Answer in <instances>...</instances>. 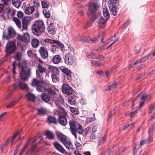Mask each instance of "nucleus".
<instances>
[{"instance_id": "1", "label": "nucleus", "mask_w": 155, "mask_h": 155, "mask_svg": "<svg viewBox=\"0 0 155 155\" xmlns=\"http://www.w3.org/2000/svg\"><path fill=\"white\" fill-rule=\"evenodd\" d=\"M45 29L44 23L41 20H38L35 21L32 27L33 34L37 36H39L42 33L44 32Z\"/></svg>"}, {"instance_id": "2", "label": "nucleus", "mask_w": 155, "mask_h": 155, "mask_svg": "<svg viewBox=\"0 0 155 155\" xmlns=\"http://www.w3.org/2000/svg\"><path fill=\"white\" fill-rule=\"evenodd\" d=\"M20 77L23 81H27L30 76L31 71L25 63L20 64L19 65Z\"/></svg>"}, {"instance_id": "3", "label": "nucleus", "mask_w": 155, "mask_h": 155, "mask_svg": "<svg viewBox=\"0 0 155 155\" xmlns=\"http://www.w3.org/2000/svg\"><path fill=\"white\" fill-rule=\"evenodd\" d=\"M30 37L27 33H24L23 36L18 35L17 37V44L18 45L21 47V49L25 50V48L28 46V43L30 41Z\"/></svg>"}, {"instance_id": "4", "label": "nucleus", "mask_w": 155, "mask_h": 155, "mask_svg": "<svg viewBox=\"0 0 155 155\" xmlns=\"http://www.w3.org/2000/svg\"><path fill=\"white\" fill-rule=\"evenodd\" d=\"M98 7L97 4L95 3L90 2L88 5L89 11L87 13L88 16H91V20H92L93 18L94 19L97 18L95 16L97 8Z\"/></svg>"}, {"instance_id": "5", "label": "nucleus", "mask_w": 155, "mask_h": 155, "mask_svg": "<svg viewBox=\"0 0 155 155\" xmlns=\"http://www.w3.org/2000/svg\"><path fill=\"white\" fill-rule=\"evenodd\" d=\"M36 137L37 138L35 139L32 142V146L30 150L28 151H27L26 152V154L28 155L31 154V155H35V154L37 153L36 145V144H35L33 145V143L35 142L39 138H40V139L39 141L38 142V143H40L41 141H42L43 140V138L41 137L39 134H37Z\"/></svg>"}, {"instance_id": "6", "label": "nucleus", "mask_w": 155, "mask_h": 155, "mask_svg": "<svg viewBox=\"0 0 155 155\" xmlns=\"http://www.w3.org/2000/svg\"><path fill=\"white\" fill-rule=\"evenodd\" d=\"M100 35L98 36V37H95L94 39H91L90 37L88 36H85L84 35H82V42L84 43H95L100 39H101V42L103 43V41L104 39V36H102L101 38H100Z\"/></svg>"}, {"instance_id": "7", "label": "nucleus", "mask_w": 155, "mask_h": 155, "mask_svg": "<svg viewBox=\"0 0 155 155\" xmlns=\"http://www.w3.org/2000/svg\"><path fill=\"white\" fill-rule=\"evenodd\" d=\"M69 124L71 129H76L78 134H81L82 133L83 128L78 123L72 120L69 121Z\"/></svg>"}, {"instance_id": "8", "label": "nucleus", "mask_w": 155, "mask_h": 155, "mask_svg": "<svg viewBox=\"0 0 155 155\" xmlns=\"http://www.w3.org/2000/svg\"><path fill=\"white\" fill-rule=\"evenodd\" d=\"M148 97L147 95L145 93L141 92L139 94L138 96H137L136 98H135L134 101H133L132 104V106H134V103L139 98H140V100L141 101L139 103V106L140 107L143 104L144 102L145 101V99L146 98Z\"/></svg>"}, {"instance_id": "9", "label": "nucleus", "mask_w": 155, "mask_h": 155, "mask_svg": "<svg viewBox=\"0 0 155 155\" xmlns=\"http://www.w3.org/2000/svg\"><path fill=\"white\" fill-rule=\"evenodd\" d=\"M15 45L13 42H8L6 46V51L8 54H12L15 50Z\"/></svg>"}, {"instance_id": "10", "label": "nucleus", "mask_w": 155, "mask_h": 155, "mask_svg": "<svg viewBox=\"0 0 155 155\" xmlns=\"http://www.w3.org/2000/svg\"><path fill=\"white\" fill-rule=\"evenodd\" d=\"M39 52L41 56L43 59L47 58L48 55L47 49L45 47L41 46L39 50Z\"/></svg>"}, {"instance_id": "11", "label": "nucleus", "mask_w": 155, "mask_h": 155, "mask_svg": "<svg viewBox=\"0 0 155 155\" xmlns=\"http://www.w3.org/2000/svg\"><path fill=\"white\" fill-rule=\"evenodd\" d=\"M63 92L65 94L70 95L72 94L73 89L70 86L66 84H63L62 87Z\"/></svg>"}, {"instance_id": "12", "label": "nucleus", "mask_w": 155, "mask_h": 155, "mask_svg": "<svg viewBox=\"0 0 155 155\" xmlns=\"http://www.w3.org/2000/svg\"><path fill=\"white\" fill-rule=\"evenodd\" d=\"M74 55L66 54L64 56V62L67 64L71 65L73 62Z\"/></svg>"}, {"instance_id": "13", "label": "nucleus", "mask_w": 155, "mask_h": 155, "mask_svg": "<svg viewBox=\"0 0 155 155\" xmlns=\"http://www.w3.org/2000/svg\"><path fill=\"white\" fill-rule=\"evenodd\" d=\"M8 35H5V37L6 39L8 40L9 37H14L16 34L15 30L12 28H9L8 29Z\"/></svg>"}, {"instance_id": "14", "label": "nucleus", "mask_w": 155, "mask_h": 155, "mask_svg": "<svg viewBox=\"0 0 155 155\" xmlns=\"http://www.w3.org/2000/svg\"><path fill=\"white\" fill-rule=\"evenodd\" d=\"M37 78L41 80L42 84L45 85L47 83V81L43 79V74L45 73L40 72L38 71H36Z\"/></svg>"}, {"instance_id": "15", "label": "nucleus", "mask_w": 155, "mask_h": 155, "mask_svg": "<svg viewBox=\"0 0 155 155\" xmlns=\"http://www.w3.org/2000/svg\"><path fill=\"white\" fill-rule=\"evenodd\" d=\"M24 81L22 80H20L18 82V87L21 89H25L26 91H29L30 90L29 88L28 87V84H26Z\"/></svg>"}, {"instance_id": "16", "label": "nucleus", "mask_w": 155, "mask_h": 155, "mask_svg": "<svg viewBox=\"0 0 155 155\" xmlns=\"http://www.w3.org/2000/svg\"><path fill=\"white\" fill-rule=\"evenodd\" d=\"M58 114V121L59 123L63 126H65L67 124V120L66 117L63 115H61L59 113Z\"/></svg>"}, {"instance_id": "17", "label": "nucleus", "mask_w": 155, "mask_h": 155, "mask_svg": "<svg viewBox=\"0 0 155 155\" xmlns=\"http://www.w3.org/2000/svg\"><path fill=\"white\" fill-rule=\"evenodd\" d=\"M22 28L24 29L28 28V25L30 22V18L28 17H25L22 20Z\"/></svg>"}, {"instance_id": "18", "label": "nucleus", "mask_w": 155, "mask_h": 155, "mask_svg": "<svg viewBox=\"0 0 155 155\" xmlns=\"http://www.w3.org/2000/svg\"><path fill=\"white\" fill-rule=\"evenodd\" d=\"M53 144L55 148L58 150L62 153H64L65 152V150L58 142H56L54 143H53Z\"/></svg>"}, {"instance_id": "19", "label": "nucleus", "mask_w": 155, "mask_h": 155, "mask_svg": "<svg viewBox=\"0 0 155 155\" xmlns=\"http://www.w3.org/2000/svg\"><path fill=\"white\" fill-rule=\"evenodd\" d=\"M41 99L44 102H47L50 99L51 97L47 93H42L41 94Z\"/></svg>"}, {"instance_id": "20", "label": "nucleus", "mask_w": 155, "mask_h": 155, "mask_svg": "<svg viewBox=\"0 0 155 155\" xmlns=\"http://www.w3.org/2000/svg\"><path fill=\"white\" fill-rule=\"evenodd\" d=\"M57 135L58 140H60L63 144L68 140L66 136L60 133H57Z\"/></svg>"}, {"instance_id": "21", "label": "nucleus", "mask_w": 155, "mask_h": 155, "mask_svg": "<svg viewBox=\"0 0 155 155\" xmlns=\"http://www.w3.org/2000/svg\"><path fill=\"white\" fill-rule=\"evenodd\" d=\"M35 11V8L34 6H29L27 7L24 10L25 14L30 15L31 14Z\"/></svg>"}, {"instance_id": "22", "label": "nucleus", "mask_w": 155, "mask_h": 155, "mask_svg": "<svg viewBox=\"0 0 155 155\" xmlns=\"http://www.w3.org/2000/svg\"><path fill=\"white\" fill-rule=\"evenodd\" d=\"M26 97L28 100L31 101L35 103L36 97L33 94L28 92L26 94Z\"/></svg>"}, {"instance_id": "23", "label": "nucleus", "mask_w": 155, "mask_h": 155, "mask_svg": "<svg viewBox=\"0 0 155 155\" xmlns=\"http://www.w3.org/2000/svg\"><path fill=\"white\" fill-rule=\"evenodd\" d=\"M55 28L54 25L52 23H51L47 28L48 32L49 34L53 35L54 33Z\"/></svg>"}, {"instance_id": "24", "label": "nucleus", "mask_w": 155, "mask_h": 155, "mask_svg": "<svg viewBox=\"0 0 155 155\" xmlns=\"http://www.w3.org/2000/svg\"><path fill=\"white\" fill-rule=\"evenodd\" d=\"M36 71L46 73L47 68L44 66L42 64L38 63V68L36 70Z\"/></svg>"}, {"instance_id": "25", "label": "nucleus", "mask_w": 155, "mask_h": 155, "mask_svg": "<svg viewBox=\"0 0 155 155\" xmlns=\"http://www.w3.org/2000/svg\"><path fill=\"white\" fill-rule=\"evenodd\" d=\"M51 48L50 49L51 52L54 53H57V52L60 49L57 46V45L55 44H51Z\"/></svg>"}, {"instance_id": "26", "label": "nucleus", "mask_w": 155, "mask_h": 155, "mask_svg": "<svg viewBox=\"0 0 155 155\" xmlns=\"http://www.w3.org/2000/svg\"><path fill=\"white\" fill-rule=\"evenodd\" d=\"M47 121L49 123H52L54 124H56L57 122L56 118L51 116L48 117Z\"/></svg>"}, {"instance_id": "27", "label": "nucleus", "mask_w": 155, "mask_h": 155, "mask_svg": "<svg viewBox=\"0 0 155 155\" xmlns=\"http://www.w3.org/2000/svg\"><path fill=\"white\" fill-rule=\"evenodd\" d=\"M22 138L21 137H19L18 139L16 140V142H19L18 143L16 148L15 150L14 153V155H16V154H17L18 150L19 148L20 145L22 143Z\"/></svg>"}, {"instance_id": "28", "label": "nucleus", "mask_w": 155, "mask_h": 155, "mask_svg": "<svg viewBox=\"0 0 155 155\" xmlns=\"http://www.w3.org/2000/svg\"><path fill=\"white\" fill-rule=\"evenodd\" d=\"M61 58L59 55H57L54 56L52 59V61L54 64H57L61 61Z\"/></svg>"}, {"instance_id": "29", "label": "nucleus", "mask_w": 155, "mask_h": 155, "mask_svg": "<svg viewBox=\"0 0 155 155\" xmlns=\"http://www.w3.org/2000/svg\"><path fill=\"white\" fill-rule=\"evenodd\" d=\"M104 8L103 10V12L104 16L106 19V20H108L110 18V15L108 12V10L106 8Z\"/></svg>"}, {"instance_id": "30", "label": "nucleus", "mask_w": 155, "mask_h": 155, "mask_svg": "<svg viewBox=\"0 0 155 155\" xmlns=\"http://www.w3.org/2000/svg\"><path fill=\"white\" fill-rule=\"evenodd\" d=\"M61 70L63 73L67 75L70 78L71 77L72 73L71 71L68 69L64 68L61 69Z\"/></svg>"}, {"instance_id": "31", "label": "nucleus", "mask_w": 155, "mask_h": 155, "mask_svg": "<svg viewBox=\"0 0 155 155\" xmlns=\"http://www.w3.org/2000/svg\"><path fill=\"white\" fill-rule=\"evenodd\" d=\"M31 44L32 46L34 48L38 47L39 45V41L36 38H34L32 39Z\"/></svg>"}, {"instance_id": "32", "label": "nucleus", "mask_w": 155, "mask_h": 155, "mask_svg": "<svg viewBox=\"0 0 155 155\" xmlns=\"http://www.w3.org/2000/svg\"><path fill=\"white\" fill-rule=\"evenodd\" d=\"M63 144L68 149H71L72 148V144L71 143L70 141L68 139Z\"/></svg>"}, {"instance_id": "33", "label": "nucleus", "mask_w": 155, "mask_h": 155, "mask_svg": "<svg viewBox=\"0 0 155 155\" xmlns=\"http://www.w3.org/2000/svg\"><path fill=\"white\" fill-rule=\"evenodd\" d=\"M40 83L42 84L41 80H38L36 78L33 79L31 81V84L33 86H38Z\"/></svg>"}, {"instance_id": "34", "label": "nucleus", "mask_w": 155, "mask_h": 155, "mask_svg": "<svg viewBox=\"0 0 155 155\" xmlns=\"http://www.w3.org/2000/svg\"><path fill=\"white\" fill-rule=\"evenodd\" d=\"M107 21L106 19L105 20L103 17H101L99 21V24L100 26L103 28H104V25Z\"/></svg>"}, {"instance_id": "35", "label": "nucleus", "mask_w": 155, "mask_h": 155, "mask_svg": "<svg viewBox=\"0 0 155 155\" xmlns=\"http://www.w3.org/2000/svg\"><path fill=\"white\" fill-rule=\"evenodd\" d=\"M38 114L41 115H43L47 114V111L45 108H41L40 109H37Z\"/></svg>"}, {"instance_id": "36", "label": "nucleus", "mask_w": 155, "mask_h": 155, "mask_svg": "<svg viewBox=\"0 0 155 155\" xmlns=\"http://www.w3.org/2000/svg\"><path fill=\"white\" fill-rule=\"evenodd\" d=\"M111 14L114 15H116L117 14V11L116 7L114 5L110 6L109 8Z\"/></svg>"}, {"instance_id": "37", "label": "nucleus", "mask_w": 155, "mask_h": 155, "mask_svg": "<svg viewBox=\"0 0 155 155\" xmlns=\"http://www.w3.org/2000/svg\"><path fill=\"white\" fill-rule=\"evenodd\" d=\"M12 3L13 6L17 8H18L21 5L20 0H12Z\"/></svg>"}, {"instance_id": "38", "label": "nucleus", "mask_w": 155, "mask_h": 155, "mask_svg": "<svg viewBox=\"0 0 155 155\" xmlns=\"http://www.w3.org/2000/svg\"><path fill=\"white\" fill-rule=\"evenodd\" d=\"M46 91L47 92L49 95L53 96V97L56 94L55 91L51 88L48 87L46 88Z\"/></svg>"}, {"instance_id": "39", "label": "nucleus", "mask_w": 155, "mask_h": 155, "mask_svg": "<svg viewBox=\"0 0 155 155\" xmlns=\"http://www.w3.org/2000/svg\"><path fill=\"white\" fill-rule=\"evenodd\" d=\"M13 20L15 22L18 27L19 28H21V26L20 20L19 19L15 17L13 18Z\"/></svg>"}, {"instance_id": "40", "label": "nucleus", "mask_w": 155, "mask_h": 155, "mask_svg": "<svg viewBox=\"0 0 155 155\" xmlns=\"http://www.w3.org/2000/svg\"><path fill=\"white\" fill-rule=\"evenodd\" d=\"M21 132H22V130H21L20 132H16L14 134V135L12 136V137H10L9 138V139H10V140H11V147L13 145V141L16 138V137H17V135H18L20 133H21Z\"/></svg>"}, {"instance_id": "41", "label": "nucleus", "mask_w": 155, "mask_h": 155, "mask_svg": "<svg viewBox=\"0 0 155 155\" xmlns=\"http://www.w3.org/2000/svg\"><path fill=\"white\" fill-rule=\"evenodd\" d=\"M45 134L47 136L46 138H48L50 139H54V134L50 131H46Z\"/></svg>"}, {"instance_id": "42", "label": "nucleus", "mask_w": 155, "mask_h": 155, "mask_svg": "<svg viewBox=\"0 0 155 155\" xmlns=\"http://www.w3.org/2000/svg\"><path fill=\"white\" fill-rule=\"evenodd\" d=\"M58 75L59 74H52L51 77L52 81L53 82L56 83L59 81V79Z\"/></svg>"}, {"instance_id": "43", "label": "nucleus", "mask_w": 155, "mask_h": 155, "mask_svg": "<svg viewBox=\"0 0 155 155\" xmlns=\"http://www.w3.org/2000/svg\"><path fill=\"white\" fill-rule=\"evenodd\" d=\"M53 99L55 101L60 102L62 100V97L60 95L56 94L53 97Z\"/></svg>"}, {"instance_id": "44", "label": "nucleus", "mask_w": 155, "mask_h": 155, "mask_svg": "<svg viewBox=\"0 0 155 155\" xmlns=\"http://www.w3.org/2000/svg\"><path fill=\"white\" fill-rule=\"evenodd\" d=\"M100 134L98 132H93L90 136V139L93 140L95 138L98 137L99 136Z\"/></svg>"}, {"instance_id": "45", "label": "nucleus", "mask_w": 155, "mask_h": 155, "mask_svg": "<svg viewBox=\"0 0 155 155\" xmlns=\"http://www.w3.org/2000/svg\"><path fill=\"white\" fill-rule=\"evenodd\" d=\"M89 56L92 59H100L101 57L103 58H104V57L103 56L101 55H100L99 57V56L97 54H96L95 53H91Z\"/></svg>"}, {"instance_id": "46", "label": "nucleus", "mask_w": 155, "mask_h": 155, "mask_svg": "<svg viewBox=\"0 0 155 155\" xmlns=\"http://www.w3.org/2000/svg\"><path fill=\"white\" fill-rule=\"evenodd\" d=\"M16 61H13L12 64V77L14 78L15 74L16 73V72L15 71V64H16Z\"/></svg>"}, {"instance_id": "47", "label": "nucleus", "mask_w": 155, "mask_h": 155, "mask_svg": "<svg viewBox=\"0 0 155 155\" xmlns=\"http://www.w3.org/2000/svg\"><path fill=\"white\" fill-rule=\"evenodd\" d=\"M15 11L12 8H9L7 9V13L10 16L14 15L15 14Z\"/></svg>"}, {"instance_id": "48", "label": "nucleus", "mask_w": 155, "mask_h": 155, "mask_svg": "<svg viewBox=\"0 0 155 155\" xmlns=\"http://www.w3.org/2000/svg\"><path fill=\"white\" fill-rule=\"evenodd\" d=\"M67 50L68 52L66 54H68L69 55H74V49L72 47H68Z\"/></svg>"}, {"instance_id": "49", "label": "nucleus", "mask_w": 155, "mask_h": 155, "mask_svg": "<svg viewBox=\"0 0 155 155\" xmlns=\"http://www.w3.org/2000/svg\"><path fill=\"white\" fill-rule=\"evenodd\" d=\"M46 88L42 85H40L37 86L36 89L38 92H43L45 91H46Z\"/></svg>"}, {"instance_id": "50", "label": "nucleus", "mask_w": 155, "mask_h": 155, "mask_svg": "<svg viewBox=\"0 0 155 155\" xmlns=\"http://www.w3.org/2000/svg\"><path fill=\"white\" fill-rule=\"evenodd\" d=\"M152 55L151 54H149L148 56H145L143 57L140 59L141 62H144L147 60L150 59L152 58Z\"/></svg>"}, {"instance_id": "51", "label": "nucleus", "mask_w": 155, "mask_h": 155, "mask_svg": "<svg viewBox=\"0 0 155 155\" xmlns=\"http://www.w3.org/2000/svg\"><path fill=\"white\" fill-rule=\"evenodd\" d=\"M117 85V84L116 83H114L108 86L107 88H106L105 91H107L113 90L116 87Z\"/></svg>"}, {"instance_id": "52", "label": "nucleus", "mask_w": 155, "mask_h": 155, "mask_svg": "<svg viewBox=\"0 0 155 155\" xmlns=\"http://www.w3.org/2000/svg\"><path fill=\"white\" fill-rule=\"evenodd\" d=\"M51 71L53 73V74H59V71L57 67H52L51 68Z\"/></svg>"}, {"instance_id": "53", "label": "nucleus", "mask_w": 155, "mask_h": 155, "mask_svg": "<svg viewBox=\"0 0 155 155\" xmlns=\"http://www.w3.org/2000/svg\"><path fill=\"white\" fill-rule=\"evenodd\" d=\"M71 112L74 114H79V111L78 108L74 107H70Z\"/></svg>"}, {"instance_id": "54", "label": "nucleus", "mask_w": 155, "mask_h": 155, "mask_svg": "<svg viewBox=\"0 0 155 155\" xmlns=\"http://www.w3.org/2000/svg\"><path fill=\"white\" fill-rule=\"evenodd\" d=\"M119 39V37H117L116 35H114L113 36L111 37L109 39V40L110 41H113V42L115 43L116 41H117Z\"/></svg>"}, {"instance_id": "55", "label": "nucleus", "mask_w": 155, "mask_h": 155, "mask_svg": "<svg viewBox=\"0 0 155 155\" xmlns=\"http://www.w3.org/2000/svg\"><path fill=\"white\" fill-rule=\"evenodd\" d=\"M43 12L45 18H49L50 17V15L49 10L48 11L46 9H44Z\"/></svg>"}, {"instance_id": "56", "label": "nucleus", "mask_w": 155, "mask_h": 155, "mask_svg": "<svg viewBox=\"0 0 155 155\" xmlns=\"http://www.w3.org/2000/svg\"><path fill=\"white\" fill-rule=\"evenodd\" d=\"M41 4L42 8H47L49 6L48 4L45 0H43V1H41Z\"/></svg>"}, {"instance_id": "57", "label": "nucleus", "mask_w": 155, "mask_h": 155, "mask_svg": "<svg viewBox=\"0 0 155 155\" xmlns=\"http://www.w3.org/2000/svg\"><path fill=\"white\" fill-rule=\"evenodd\" d=\"M155 129V127L153 125H152L151 127L148 130V133L149 136L152 134L153 133V131Z\"/></svg>"}, {"instance_id": "58", "label": "nucleus", "mask_w": 155, "mask_h": 155, "mask_svg": "<svg viewBox=\"0 0 155 155\" xmlns=\"http://www.w3.org/2000/svg\"><path fill=\"white\" fill-rule=\"evenodd\" d=\"M68 103L71 105H74L75 103V100L71 97L69 98L68 100Z\"/></svg>"}, {"instance_id": "59", "label": "nucleus", "mask_w": 155, "mask_h": 155, "mask_svg": "<svg viewBox=\"0 0 155 155\" xmlns=\"http://www.w3.org/2000/svg\"><path fill=\"white\" fill-rule=\"evenodd\" d=\"M45 42H48L50 43H51V44H55L56 43L57 41L49 39H45L44 40Z\"/></svg>"}, {"instance_id": "60", "label": "nucleus", "mask_w": 155, "mask_h": 155, "mask_svg": "<svg viewBox=\"0 0 155 155\" xmlns=\"http://www.w3.org/2000/svg\"><path fill=\"white\" fill-rule=\"evenodd\" d=\"M30 140V139H29V140H28V141L27 143H26V144L24 146L23 148L21 150V152L20 153L19 155H22V154L23 153L25 150L27 148V147L29 144L28 142H29V141Z\"/></svg>"}, {"instance_id": "61", "label": "nucleus", "mask_w": 155, "mask_h": 155, "mask_svg": "<svg viewBox=\"0 0 155 155\" xmlns=\"http://www.w3.org/2000/svg\"><path fill=\"white\" fill-rule=\"evenodd\" d=\"M58 110L60 112H61L64 115H67V113L63 108L61 107H58Z\"/></svg>"}, {"instance_id": "62", "label": "nucleus", "mask_w": 155, "mask_h": 155, "mask_svg": "<svg viewBox=\"0 0 155 155\" xmlns=\"http://www.w3.org/2000/svg\"><path fill=\"white\" fill-rule=\"evenodd\" d=\"M134 126V124L133 123H132L130 124H126V125H125V126H124L125 128H124V129H126L127 128H128V129L129 130L131 129H133V127Z\"/></svg>"}, {"instance_id": "63", "label": "nucleus", "mask_w": 155, "mask_h": 155, "mask_svg": "<svg viewBox=\"0 0 155 155\" xmlns=\"http://www.w3.org/2000/svg\"><path fill=\"white\" fill-rule=\"evenodd\" d=\"M106 139V136H104L102 138H101L100 139H99L98 141L99 145H100L103 143L104 141H105Z\"/></svg>"}, {"instance_id": "64", "label": "nucleus", "mask_w": 155, "mask_h": 155, "mask_svg": "<svg viewBox=\"0 0 155 155\" xmlns=\"http://www.w3.org/2000/svg\"><path fill=\"white\" fill-rule=\"evenodd\" d=\"M95 120L94 117H89L86 119V123L87 124H89L90 122Z\"/></svg>"}]
</instances>
